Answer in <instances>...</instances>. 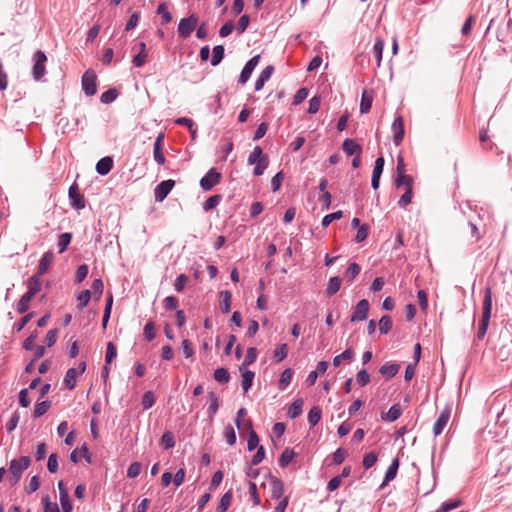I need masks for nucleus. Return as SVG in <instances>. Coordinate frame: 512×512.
Masks as SVG:
<instances>
[{"mask_svg":"<svg viewBox=\"0 0 512 512\" xmlns=\"http://www.w3.org/2000/svg\"><path fill=\"white\" fill-rule=\"evenodd\" d=\"M198 24V18L195 14L187 18H182L178 25V34L182 38H188Z\"/></svg>","mask_w":512,"mask_h":512,"instance_id":"5","label":"nucleus"},{"mask_svg":"<svg viewBox=\"0 0 512 512\" xmlns=\"http://www.w3.org/2000/svg\"><path fill=\"white\" fill-rule=\"evenodd\" d=\"M214 379L219 382V383H227L229 382L230 380V373L229 371L226 369V368H217L215 371H214Z\"/></svg>","mask_w":512,"mask_h":512,"instance_id":"32","label":"nucleus"},{"mask_svg":"<svg viewBox=\"0 0 512 512\" xmlns=\"http://www.w3.org/2000/svg\"><path fill=\"white\" fill-rule=\"evenodd\" d=\"M31 460L28 456H22L18 459H13L9 465V480L12 485L19 482L22 473L30 466Z\"/></svg>","mask_w":512,"mask_h":512,"instance_id":"2","label":"nucleus"},{"mask_svg":"<svg viewBox=\"0 0 512 512\" xmlns=\"http://www.w3.org/2000/svg\"><path fill=\"white\" fill-rule=\"evenodd\" d=\"M343 217V213L342 211H336V212H333L331 214H327L323 217L322 219V226L323 227H327L330 225V223L334 220H339Z\"/></svg>","mask_w":512,"mask_h":512,"instance_id":"55","label":"nucleus"},{"mask_svg":"<svg viewBox=\"0 0 512 512\" xmlns=\"http://www.w3.org/2000/svg\"><path fill=\"white\" fill-rule=\"evenodd\" d=\"M244 427L250 430L247 440V448L249 451H252L258 447L259 437L256 434V432L252 429V422L250 420H247L244 423Z\"/></svg>","mask_w":512,"mask_h":512,"instance_id":"16","label":"nucleus"},{"mask_svg":"<svg viewBox=\"0 0 512 512\" xmlns=\"http://www.w3.org/2000/svg\"><path fill=\"white\" fill-rule=\"evenodd\" d=\"M40 277L39 275H33L31 276L28 280H27V287H28V292H30L31 294H33L34 296L40 291L41 289V281H40Z\"/></svg>","mask_w":512,"mask_h":512,"instance_id":"25","label":"nucleus"},{"mask_svg":"<svg viewBox=\"0 0 512 512\" xmlns=\"http://www.w3.org/2000/svg\"><path fill=\"white\" fill-rule=\"evenodd\" d=\"M161 445L164 449H171L175 446V438L172 432L166 431L161 437Z\"/></svg>","mask_w":512,"mask_h":512,"instance_id":"39","label":"nucleus"},{"mask_svg":"<svg viewBox=\"0 0 512 512\" xmlns=\"http://www.w3.org/2000/svg\"><path fill=\"white\" fill-rule=\"evenodd\" d=\"M155 403V397L152 391H147L144 393L142 397V406L143 409L151 408Z\"/></svg>","mask_w":512,"mask_h":512,"instance_id":"60","label":"nucleus"},{"mask_svg":"<svg viewBox=\"0 0 512 512\" xmlns=\"http://www.w3.org/2000/svg\"><path fill=\"white\" fill-rule=\"evenodd\" d=\"M294 457V451L289 448H286L279 458V465L281 467H286L293 460Z\"/></svg>","mask_w":512,"mask_h":512,"instance_id":"41","label":"nucleus"},{"mask_svg":"<svg viewBox=\"0 0 512 512\" xmlns=\"http://www.w3.org/2000/svg\"><path fill=\"white\" fill-rule=\"evenodd\" d=\"M60 504L63 512H71L73 509V505L70 501L69 494L68 493H61V496H59Z\"/></svg>","mask_w":512,"mask_h":512,"instance_id":"52","label":"nucleus"},{"mask_svg":"<svg viewBox=\"0 0 512 512\" xmlns=\"http://www.w3.org/2000/svg\"><path fill=\"white\" fill-rule=\"evenodd\" d=\"M90 298H91L90 290L86 289V290L81 291L77 297V299L79 301V304H78L79 309H83L84 307H86L90 301Z\"/></svg>","mask_w":512,"mask_h":512,"instance_id":"53","label":"nucleus"},{"mask_svg":"<svg viewBox=\"0 0 512 512\" xmlns=\"http://www.w3.org/2000/svg\"><path fill=\"white\" fill-rule=\"evenodd\" d=\"M400 366L397 363H385L379 368V373L384 377L390 379L394 377L398 371Z\"/></svg>","mask_w":512,"mask_h":512,"instance_id":"18","label":"nucleus"},{"mask_svg":"<svg viewBox=\"0 0 512 512\" xmlns=\"http://www.w3.org/2000/svg\"><path fill=\"white\" fill-rule=\"evenodd\" d=\"M341 283H342L341 278L338 276H334V277L330 278V280L328 282V286L326 288L327 296L331 297L334 294H336L340 290Z\"/></svg>","mask_w":512,"mask_h":512,"instance_id":"24","label":"nucleus"},{"mask_svg":"<svg viewBox=\"0 0 512 512\" xmlns=\"http://www.w3.org/2000/svg\"><path fill=\"white\" fill-rule=\"evenodd\" d=\"M269 164V158L268 155H263L255 164L254 167V175L255 176H261L264 174V171L267 169Z\"/></svg>","mask_w":512,"mask_h":512,"instance_id":"27","label":"nucleus"},{"mask_svg":"<svg viewBox=\"0 0 512 512\" xmlns=\"http://www.w3.org/2000/svg\"><path fill=\"white\" fill-rule=\"evenodd\" d=\"M360 266L357 263H351L345 273V277L349 282H352L360 273Z\"/></svg>","mask_w":512,"mask_h":512,"instance_id":"43","label":"nucleus"},{"mask_svg":"<svg viewBox=\"0 0 512 512\" xmlns=\"http://www.w3.org/2000/svg\"><path fill=\"white\" fill-rule=\"evenodd\" d=\"M112 303H113V298H112V295L109 294L107 302H106V306H105V309H104L103 318H102V327H103V329H106V327H107V323H108L109 318H110Z\"/></svg>","mask_w":512,"mask_h":512,"instance_id":"48","label":"nucleus"},{"mask_svg":"<svg viewBox=\"0 0 512 512\" xmlns=\"http://www.w3.org/2000/svg\"><path fill=\"white\" fill-rule=\"evenodd\" d=\"M71 239H72V234L71 233H62L61 235H59L58 237V242H57V246L59 248V253H63L68 245L70 244L71 242Z\"/></svg>","mask_w":512,"mask_h":512,"instance_id":"33","label":"nucleus"},{"mask_svg":"<svg viewBox=\"0 0 512 512\" xmlns=\"http://www.w3.org/2000/svg\"><path fill=\"white\" fill-rule=\"evenodd\" d=\"M391 129L394 133L393 141L395 145H399L404 137V122L401 116L394 119Z\"/></svg>","mask_w":512,"mask_h":512,"instance_id":"12","label":"nucleus"},{"mask_svg":"<svg viewBox=\"0 0 512 512\" xmlns=\"http://www.w3.org/2000/svg\"><path fill=\"white\" fill-rule=\"evenodd\" d=\"M58 468V455L56 453H52L48 457L47 469L50 473H56Z\"/></svg>","mask_w":512,"mask_h":512,"instance_id":"56","label":"nucleus"},{"mask_svg":"<svg viewBox=\"0 0 512 512\" xmlns=\"http://www.w3.org/2000/svg\"><path fill=\"white\" fill-rule=\"evenodd\" d=\"M82 89L87 96H93L97 92V76L91 69L86 70L81 79Z\"/></svg>","mask_w":512,"mask_h":512,"instance_id":"4","label":"nucleus"},{"mask_svg":"<svg viewBox=\"0 0 512 512\" xmlns=\"http://www.w3.org/2000/svg\"><path fill=\"white\" fill-rule=\"evenodd\" d=\"M232 502V492H226L220 499L219 505L217 507L218 512H225Z\"/></svg>","mask_w":512,"mask_h":512,"instance_id":"36","label":"nucleus"},{"mask_svg":"<svg viewBox=\"0 0 512 512\" xmlns=\"http://www.w3.org/2000/svg\"><path fill=\"white\" fill-rule=\"evenodd\" d=\"M401 416V408L398 404L392 405L388 412L383 417L384 420L389 422L396 421Z\"/></svg>","mask_w":512,"mask_h":512,"instance_id":"29","label":"nucleus"},{"mask_svg":"<svg viewBox=\"0 0 512 512\" xmlns=\"http://www.w3.org/2000/svg\"><path fill=\"white\" fill-rule=\"evenodd\" d=\"M354 357V351L351 348H347L343 353L335 356L333 358V365L335 367H338L341 363V361L346 360L349 361L353 359Z\"/></svg>","mask_w":512,"mask_h":512,"instance_id":"34","label":"nucleus"},{"mask_svg":"<svg viewBox=\"0 0 512 512\" xmlns=\"http://www.w3.org/2000/svg\"><path fill=\"white\" fill-rule=\"evenodd\" d=\"M231 299L232 295L229 291H221L220 292V309L222 313H229L231 310Z\"/></svg>","mask_w":512,"mask_h":512,"instance_id":"21","label":"nucleus"},{"mask_svg":"<svg viewBox=\"0 0 512 512\" xmlns=\"http://www.w3.org/2000/svg\"><path fill=\"white\" fill-rule=\"evenodd\" d=\"M272 498L281 499L284 494L283 483L280 480H274L272 483Z\"/></svg>","mask_w":512,"mask_h":512,"instance_id":"46","label":"nucleus"},{"mask_svg":"<svg viewBox=\"0 0 512 512\" xmlns=\"http://www.w3.org/2000/svg\"><path fill=\"white\" fill-rule=\"evenodd\" d=\"M304 401L301 398L296 399L289 407L287 415L291 419H295L301 415L303 411Z\"/></svg>","mask_w":512,"mask_h":512,"instance_id":"20","label":"nucleus"},{"mask_svg":"<svg viewBox=\"0 0 512 512\" xmlns=\"http://www.w3.org/2000/svg\"><path fill=\"white\" fill-rule=\"evenodd\" d=\"M451 410L449 407H445L439 414L437 420L433 425V434L434 436H439L444 428L446 427L449 419H450Z\"/></svg>","mask_w":512,"mask_h":512,"instance_id":"9","label":"nucleus"},{"mask_svg":"<svg viewBox=\"0 0 512 512\" xmlns=\"http://www.w3.org/2000/svg\"><path fill=\"white\" fill-rule=\"evenodd\" d=\"M47 61V57L45 53L41 50H38L33 55V68H32V76L35 81H40L46 73L45 63Z\"/></svg>","mask_w":512,"mask_h":512,"instance_id":"3","label":"nucleus"},{"mask_svg":"<svg viewBox=\"0 0 512 512\" xmlns=\"http://www.w3.org/2000/svg\"><path fill=\"white\" fill-rule=\"evenodd\" d=\"M395 177H400V180L410 181V176L405 174V163L401 155L397 157L396 174Z\"/></svg>","mask_w":512,"mask_h":512,"instance_id":"28","label":"nucleus"},{"mask_svg":"<svg viewBox=\"0 0 512 512\" xmlns=\"http://www.w3.org/2000/svg\"><path fill=\"white\" fill-rule=\"evenodd\" d=\"M308 94L309 91L307 88H300L293 97V105H299L302 103L307 98Z\"/></svg>","mask_w":512,"mask_h":512,"instance_id":"62","label":"nucleus"},{"mask_svg":"<svg viewBox=\"0 0 512 512\" xmlns=\"http://www.w3.org/2000/svg\"><path fill=\"white\" fill-rule=\"evenodd\" d=\"M68 196L71 201L72 207L75 209H83L85 207V200L83 195L80 194L78 186L73 184L70 186Z\"/></svg>","mask_w":512,"mask_h":512,"instance_id":"11","label":"nucleus"},{"mask_svg":"<svg viewBox=\"0 0 512 512\" xmlns=\"http://www.w3.org/2000/svg\"><path fill=\"white\" fill-rule=\"evenodd\" d=\"M492 311V290L490 287H487L484 291V298L482 303V317L479 322L477 337L479 340H482L487 332L489 327V322L491 318Z\"/></svg>","mask_w":512,"mask_h":512,"instance_id":"1","label":"nucleus"},{"mask_svg":"<svg viewBox=\"0 0 512 512\" xmlns=\"http://www.w3.org/2000/svg\"><path fill=\"white\" fill-rule=\"evenodd\" d=\"M42 504L44 506V512H60L58 505L51 503L49 496L42 498Z\"/></svg>","mask_w":512,"mask_h":512,"instance_id":"63","label":"nucleus"},{"mask_svg":"<svg viewBox=\"0 0 512 512\" xmlns=\"http://www.w3.org/2000/svg\"><path fill=\"white\" fill-rule=\"evenodd\" d=\"M369 311V302L366 299L360 300L353 308L350 318L351 322L364 321L367 318Z\"/></svg>","mask_w":512,"mask_h":512,"instance_id":"8","label":"nucleus"},{"mask_svg":"<svg viewBox=\"0 0 512 512\" xmlns=\"http://www.w3.org/2000/svg\"><path fill=\"white\" fill-rule=\"evenodd\" d=\"M209 398V406H208V416L209 418H213V416L216 414L219 408V399L215 392H209L208 393Z\"/></svg>","mask_w":512,"mask_h":512,"instance_id":"22","label":"nucleus"},{"mask_svg":"<svg viewBox=\"0 0 512 512\" xmlns=\"http://www.w3.org/2000/svg\"><path fill=\"white\" fill-rule=\"evenodd\" d=\"M368 235H369V227H368V225L362 224L361 226H359V228L357 230L355 241L357 243H361V242H363L368 237Z\"/></svg>","mask_w":512,"mask_h":512,"instance_id":"59","label":"nucleus"},{"mask_svg":"<svg viewBox=\"0 0 512 512\" xmlns=\"http://www.w3.org/2000/svg\"><path fill=\"white\" fill-rule=\"evenodd\" d=\"M384 45H385L384 41L379 38V39L376 40V42L374 44V47H373V52H374V55H375L378 67H380V65H381Z\"/></svg>","mask_w":512,"mask_h":512,"instance_id":"35","label":"nucleus"},{"mask_svg":"<svg viewBox=\"0 0 512 512\" xmlns=\"http://www.w3.org/2000/svg\"><path fill=\"white\" fill-rule=\"evenodd\" d=\"M175 182L171 179L160 182L154 189V199L162 202L173 189Z\"/></svg>","mask_w":512,"mask_h":512,"instance_id":"7","label":"nucleus"},{"mask_svg":"<svg viewBox=\"0 0 512 512\" xmlns=\"http://www.w3.org/2000/svg\"><path fill=\"white\" fill-rule=\"evenodd\" d=\"M343 151L348 155H361L362 148L359 144H357L353 139H345L342 144Z\"/></svg>","mask_w":512,"mask_h":512,"instance_id":"14","label":"nucleus"},{"mask_svg":"<svg viewBox=\"0 0 512 512\" xmlns=\"http://www.w3.org/2000/svg\"><path fill=\"white\" fill-rule=\"evenodd\" d=\"M77 369L70 368L67 370L64 377V385L67 389L72 390L76 386Z\"/></svg>","mask_w":512,"mask_h":512,"instance_id":"23","label":"nucleus"},{"mask_svg":"<svg viewBox=\"0 0 512 512\" xmlns=\"http://www.w3.org/2000/svg\"><path fill=\"white\" fill-rule=\"evenodd\" d=\"M399 464H400V462H399L398 458H395L392 460L391 464L389 465L388 469L386 470L384 481L381 485L382 487L384 485H386L387 483H389L390 481H392L396 477L397 471L399 468Z\"/></svg>","mask_w":512,"mask_h":512,"instance_id":"17","label":"nucleus"},{"mask_svg":"<svg viewBox=\"0 0 512 512\" xmlns=\"http://www.w3.org/2000/svg\"><path fill=\"white\" fill-rule=\"evenodd\" d=\"M377 459H378V457H377L376 453H374V452L367 453L363 459L364 468L370 469L371 467H373L375 465V463L377 462Z\"/></svg>","mask_w":512,"mask_h":512,"instance_id":"61","label":"nucleus"},{"mask_svg":"<svg viewBox=\"0 0 512 512\" xmlns=\"http://www.w3.org/2000/svg\"><path fill=\"white\" fill-rule=\"evenodd\" d=\"M117 96L118 92L116 89H109L101 94L100 101L103 104H110L117 98Z\"/></svg>","mask_w":512,"mask_h":512,"instance_id":"47","label":"nucleus"},{"mask_svg":"<svg viewBox=\"0 0 512 512\" xmlns=\"http://www.w3.org/2000/svg\"><path fill=\"white\" fill-rule=\"evenodd\" d=\"M392 328V320L390 316L384 315L379 320V331L382 334H387Z\"/></svg>","mask_w":512,"mask_h":512,"instance_id":"44","label":"nucleus"},{"mask_svg":"<svg viewBox=\"0 0 512 512\" xmlns=\"http://www.w3.org/2000/svg\"><path fill=\"white\" fill-rule=\"evenodd\" d=\"M116 356H117L116 346L112 342H108L107 347H106V355H105L106 365L110 364Z\"/></svg>","mask_w":512,"mask_h":512,"instance_id":"51","label":"nucleus"},{"mask_svg":"<svg viewBox=\"0 0 512 512\" xmlns=\"http://www.w3.org/2000/svg\"><path fill=\"white\" fill-rule=\"evenodd\" d=\"M288 355V346L287 344L283 343V344H280L276 350L274 351V360L276 362H281L283 361Z\"/></svg>","mask_w":512,"mask_h":512,"instance_id":"42","label":"nucleus"},{"mask_svg":"<svg viewBox=\"0 0 512 512\" xmlns=\"http://www.w3.org/2000/svg\"><path fill=\"white\" fill-rule=\"evenodd\" d=\"M292 378H293V371H292V369L291 368L285 369L282 372L281 377L279 379V383H278L279 389L280 390H285L287 388V386L291 383Z\"/></svg>","mask_w":512,"mask_h":512,"instance_id":"26","label":"nucleus"},{"mask_svg":"<svg viewBox=\"0 0 512 512\" xmlns=\"http://www.w3.org/2000/svg\"><path fill=\"white\" fill-rule=\"evenodd\" d=\"M157 14L162 17V24L166 25L171 22L172 16L171 13L167 9V5L165 3H161L157 7Z\"/></svg>","mask_w":512,"mask_h":512,"instance_id":"37","label":"nucleus"},{"mask_svg":"<svg viewBox=\"0 0 512 512\" xmlns=\"http://www.w3.org/2000/svg\"><path fill=\"white\" fill-rule=\"evenodd\" d=\"M221 180V173L215 168H211L204 177L200 180V186L204 191L211 190Z\"/></svg>","mask_w":512,"mask_h":512,"instance_id":"6","label":"nucleus"},{"mask_svg":"<svg viewBox=\"0 0 512 512\" xmlns=\"http://www.w3.org/2000/svg\"><path fill=\"white\" fill-rule=\"evenodd\" d=\"M239 370H240L241 375H242L241 385H242L243 391H244V393H247L248 390L253 385V380H254L255 374H254L253 371H250V370H248L246 368H243V367H239Z\"/></svg>","mask_w":512,"mask_h":512,"instance_id":"13","label":"nucleus"},{"mask_svg":"<svg viewBox=\"0 0 512 512\" xmlns=\"http://www.w3.org/2000/svg\"><path fill=\"white\" fill-rule=\"evenodd\" d=\"M257 359V349L255 347H250L247 349V353L245 359L240 367L246 368L247 366L253 364Z\"/></svg>","mask_w":512,"mask_h":512,"instance_id":"38","label":"nucleus"},{"mask_svg":"<svg viewBox=\"0 0 512 512\" xmlns=\"http://www.w3.org/2000/svg\"><path fill=\"white\" fill-rule=\"evenodd\" d=\"M263 151H262V148L260 146H255L252 150V152L250 153V155L248 156V164L249 165H254L257 163V161L263 156Z\"/></svg>","mask_w":512,"mask_h":512,"instance_id":"49","label":"nucleus"},{"mask_svg":"<svg viewBox=\"0 0 512 512\" xmlns=\"http://www.w3.org/2000/svg\"><path fill=\"white\" fill-rule=\"evenodd\" d=\"M356 381L361 387H364L370 382V375L365 369H362L357 373Z\"/></svg>","mask_w":512,"mask_h":512,"instance_id":"64","label":"nucleus"},{"mask_svg":"<svg viewBox=\"0 0 512 512\" xmlns=\"http://www.w3.org/2000/svg\"><path fill=\"white\" fill-rule=\"evenodd\" d=\"M113 168V159L109 156L101 158L96 164V171L98 174L107 175Z\"/></svg>","mask_w":512,"mask_h":512,"instance_id":"15","label":"nucleus"},{"mask_svg":"<svg viewBox=\"0 0 512 512\" xmlns=\"http://www.w3.org/2000/svg\"><path fill=\"white\" fill-rule=\"evenodd\" d=\"M50 405H51L50 402L47 400L37 403L34 407L33 416L35 418L41 417L48 411V409L50 408Z\"/></svg>","mask_w":512,"mask_h":512,"instance_id":"45","label":"nucleus"},{"mask_svg":"<svg viewBox=\"0 0 512 512\" xmlns=\"http://www.w3.org/2000/svg\"><path fill=\"white\" fill-rule=\"evenodd\" d=\"M322 411L318 406H314L310 409L308 413V422L311 426H315L319 423L321 419Z\"/></svg>","mask_w":512,"mask_h":512,"instance_id":"31","label":"nucleus"},{"mask_svg":"<svg viewBox=\"0 0 512 512\" xmlns=\"http://www.w3.org/2000/svg\"><path fill=\"white\" fill-rule=\"evenodd\" d=\"M53 257H54L53 253L50 251L44 253V255L42 256V258L39 261L38 270H37L36 275L42 276L48 271L49 265L52 262Z\"/></svg>","mask_w":512,"mask_h":512,"instance_id":"19","label":"nucleus"},{"mask_svg":"<svg viewBox=\"0 0 512 512\" xmlns=\"http://www.w3.org/2000/svg\"><path fill=\"white\" fill-rule=\"evenodd\" d=\"M142 470V465L139 462H133L127 469L128 478H136Z\"/></svg>","mask_w":512,"mask_h":512,"instance_id":"58","label":"nucleus"},{"mask_svg":"<svg viewBox=\"0 0 512 512\" xmlns=\"http://www.w3.org/2000/svg\"><path fill=\"white\" fill-rule=\"evenodd\" d=\"M222 197L221 195H213L210 196L204 203H203V209L205 211H209L213 208H215L221 201Z\"/></svg>","mask_w":512,"mask_h":512,"instance_id":"50","label":"nucleus"},{"mask_svg":"<svg viewBox=\"0 0 512 512\" xmlns=\"http://www.w3.org/2000/svg\"><path fill=\"white\" fill-rule=\"evenodd\" d=\"M224 58V47L222 45H216L213 48V54L211 58V65L217 66L221 63Z\"/></svg>","mask_w":512,"mask_h":512,"instance_id":"30","label":"nucleus"},{"mask_svg":"<svg viewBox=\"0 0 512 512\" xmlns=\"http://www.w3.org/2000/svg\"><path fill=\"white\" fill-rule=\"evenodd\" d=\"M224 437H225V440L226 442L230 445V446H233L235 443H236V433H235V430L232 426H227L224 430Z\"/></svg>","mask_w":512,"mask_h":512,"instance_id":"57","label":"nucleus"},{"mask_svg":"<svg viewBox=\"0 0 512 512\" xmlns=\"http://www.w3.org/2000/svg\"><path fill=\"white\" fill-rule=\"evenodd\" d=\"M33 316V312L24 315L17 323L14 324L13 330L16 332H20L21 330H23L27 323L33 318Z\"/></svg>","mask_w":512,"mask_h":512,"instance_id":"54","label":"nucleus"},{"mask_svg":"<svg viewBox=\"0 0 512 512\" xmlns=\"http://www.w3.org/2000/svg\"><path fill=\"white\" fill-rule=\"evenodd\" d=\"M259 60H260V55H255L245 64V66L242 69L241 74L239 76L240 84L243 85L249 80L253 70L259 63Z\"/></svg>","mask_w":512,"mask_h":512,"instance_id":"10","label":"nucleus"},{"mask_svg":"<svg viewBox=\"0 0 512 512\" xmlns=\"http://www.w3.org/2000/svg\"><path fill=\"white\" fill-rule=\"evenodd\" d=\"M461 501L458 499H451L448 501H445L441 504V506L435 511V512H449L452 509L457 508L460 506Z\"/></svg>","mask_w":512,"mask_h":512,"instance_id":"40","label":"nucleus"}]
</instances>
